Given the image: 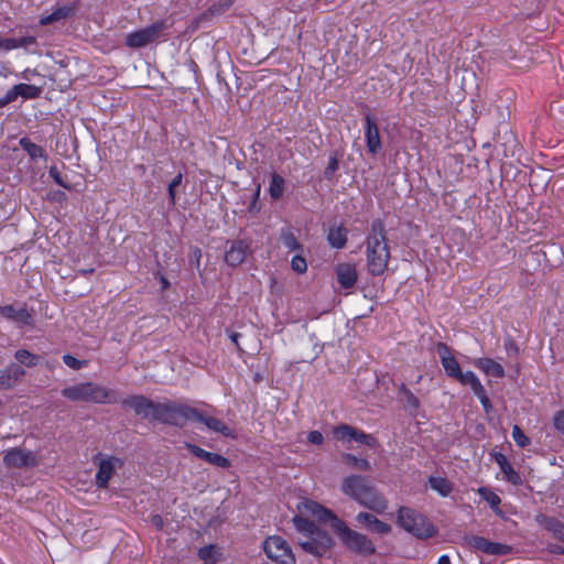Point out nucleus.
Returning a JSON list of instances; mask_svg holds the SVG:
<instances>
[{
	"label": "nucleus",
	"mask_w": 564,
	"mask_h": 564,
	"mask_svg": "<svg viewBox=\"0 0 564 564\" xmlns=\"http://www.w3.org/2000/svg\"><path fill=\"white\" fill-rule=\"evenodd\" d=\"M300 509L303 513L311 514L316 517L319 521L328 523L348 550L364 556L371 555L376 552V547L370 539L349 529L332 510L312 500L303 501Z\"/></svg>",
	"instance_id": "obj_1"
},
{
	"label": "nucleus",
	"mask_w": 564,
	"mask_h": 564,
	"mask_svg": "<svg viewBox=\"0 0 564 564\" xmlns=\"http://www.w3.org/2000/svg\"><path fill=\"white\" fill-rule=\"evenodd\" d=\"M302 503L299 506V510ZM295 516L293 518L294 527L297 531L296 543L307 554L315 557L327 555L334 547L333 538L325 531L318 528L313 521L307 520L304 514Z\"/></svg>",
	"instance_id": "obj_2"
},
{
	"label": "nucleus",
	"mask_w": 564,
	"mask_h": 564,
	"mask_svg": "<svg viewBox=\"0 0 564 564\" xmlns=\"http://www.w3.org/2000/svg\"><path fill=\"white\" fill-rule=\"evenodd\" d=\"M341 491L358 503L377 513L387 509V500L379 494L371 481L360 475H350L343 479Z\"/></svg>",
	"instance_id": "obj_3"
},
{
	"label": "nucleus",
	"mask_w": 564,
	"mask_h": 564,
	"mask_svg": "<svg viewBox=\"0 0 564 564\" xmlns=\"http://www.w3.org/2000/svg\"><path fill=\"white\" fill-rule=\"evenodd\" d=\"M367 269L372 275H381L386 272L390 259V249L387 241L383 223L379 219L371 225V231L367 237Z\"/></svg>",
	"instance_id": "obj_4"
},
{
	"label": "nucleus",
	"mask_w": 564,
	"mask_h": 564,
	"mask_svg": "<svg viewBox=\"0 0 564 564\" xmlns=\"http://www.w3.org/2000/svg\"><path fill=\"white\" fill-rule=\"evenodd\" d=\"M62 395L73 402L115 403L118 394L94 382H83L62 390Z\"/></svg>",
	"instance_id": "obj_5"
},
{
	"label": "nucleus",
	"mask_w": 564,
	"mask_h": 564,
	"mask_svg": "<svg viewBox=\"0 0 564 564\" xmlns=\"http://www.w3.org/2000/svg\"><path fill=\"white\" fill-rule=\"evenodd\" d=\"M398 524L419 539H427L436 533L434 525L423 514L408 507L399 509Z\"/></svg>",
	"instance_id": "obj_6"
},
{
	"label": "nucleus",
	"mask_w": 564,
	"mask_h": 564,
	"mask_svg": "<svg viewBox=\"0 0 564 564\" xmlns=\"http://www.w3.org/2000/svg\"><path fill=\"white\" fill-rule=\"evenodd\" d=\"M192 410L193 408L173 401L155 403L152 420L164 424L183 426L191 419Z\"/></svg>",
	"instance_id": "obj_7"
},
{
	"label": "nucleus",
	"mask_w": 564,
	"mask_h": 564,
	"mask_svg": "<svg viewBox=\"0 0 564 564\" xmlns=\"http://www.w3.org/2000/svg\"><path fill=\"white\" fill-rule=\"evenodd\" d=\"M263 551L265 555L279 564H295V556L288 542L279 536L272 535L264 540Z\"/></svg>",
	"instance_id": "obj_8"
},
{
	"label": "nucleus",
	"mask_w": 564,
	"mask_h": 564,
	"mask_svg": "<svg viewBox=\"0 0 564 564\" xmlns=\"http://www.w3.org/2000/svg\"><path fill=\"white\" fill-rule=\"evenodd\" d=\"M164 28L163 22H156L150 26L130 33L126 37V44L130 47H142L155 41Z\"/></svg>",
	"instance_id": "obj_9"
},
{
	"label": "nucleus",
	"mask_w": 564,
	"mask_h": 564,
	"mask_svg": "<svg viewBox=\"0 0 564 564\" xmlns=\"http://www.w3.org/2000/svg\"><path fill=\"white\" fill-rule=\"evenodd\" d=\"M122 460L115 456L100 458L96 474V485L99 488H107L108 481L116 474L117 469L122 467Z\"/></svg>",
	"instance_id": "obj_10"
},
{
	"label": "nucleus",
	"mask_w": 564,
	"mask_h": 564,
	"mask_svg": "<svg viewBox=\"0 0 564 564\" xmlns=\"http://www.w3.org/2000/svg\"><path fill=\"white\" fill-rule=\"evenodd\" d=\"M3 462L8 467L23 468L34 467L37 465L36 456L30 452L21 448H12L3 456Z\"/></svg>",
	"instance_id": "obj_11"
},
{
	"label": "nucleus",
	"mask_w": 564,
	"mask_h": 564,
	"mask_svg": "<svg viewBox=\"0 0 564 564\" xmlns=\"http://www.w3.org/2000/svg\"><path fill=\"white\" fill-rule=\"evenodd\" d=\"M365 138L369 153L377 154L381 150V139L376 119L370 112L365 115Z\"/></svg>",
	"instance_id": "obj_12"
},
{
	"label": "nucleus",
	"mask_w": 564,
	"mask_h": 564,
	"mask_svg": "<svg viewBox=\"0 0 564 564\" xmlns=\"http://www.w3.org/2000/svg\"><path fill=\"white\" fill-rule=\"evenodd\" d=\"M122 403L123 405L131 408L137 415H140L143 419H152L156 402H153L147 397L140 394L132 395L123 400Z\"/></svg>",
	"instance_id": "obj_13"
},
{
	"label": "nucleus",
	"mask_w": 564,
	"mask_h": 564,
	"mask_svg": "<svg viewBox=\"0 0 564 564\" xmlns=\"http://www.w3.org/2000/svg\"><path fill=\"white\" fill-rule=\"evenodd\" d=\"M249 250L250 246L245 240L231 241L229 249L225 252L224 259L227 264L237 267L245 261Z\"/></svg>",
	"instance_id": "obj_14"
},
{
	"label": "nucleus",
	"mask_w": 564,
	"mask_h": 564,
	"mask_svg": "<svg viewBox=\"0 0 564 564\" xmlns=\"http://www.w3.org/2000/svg\"><path fill=\"white\" fill-rule=\"evenodd\" d=\"M25 371L17 364L9 365L0 371V390H7L15 387L24 377Z\"/></svg>",
	"instance_id": "obj_15"
},
{
	"label": "nucleus",
	"mask_w": 564,
	"mask_h": 564,
	"mask_svg": "<svg viewBox=\"0 0 564 564\" xmlns=\"http://www.w3.org/2000/svg\"><path fill=\"white\" fill-rule=\"evenodd\" d=\"M189 420L200 422L209 430L220 433L225 436L231 435V430L223 421L213 416H208L197 409L193 408Z\"/></svg>",
	"instance_id": "obj_16"
},
{
	"label": "nucleus",
	"mask_w": 564,
	"mask_h": 564,
	"mask_svg": "<svg viewBox=\"0 0 564 564\" xmlns=\"http://www.w3.org/2000/svg\"><path fill=\"white\" fill-rule=\"evenodd\" d=\"M356 520L358 523L365 525L369 531H372L375 533L384 535L391 532V527L388 523L379 520L371 513L359 512L356 516Z\"/></svg>",
	"instance_id": "obj_17"
},
{
	"label": "nucleus",
	"mask_w": 564,
	"mask_h": 564,
	"mask_svg": "<svg viewBox=\"0 0 564 564\" xmlns=\"http://www.w3.org/2000/svg\"><path fill=\"white\" fill-rule=\"evenodd\" d=\"M437 352L446 373L456 379L462 370L455 357L451 355L449 348L445 344L440 343L437 345Z\"/></svg>",
	"instance_id": "obj_18"
},
{
	"label": "nucleus",
	"mask_w": 564,
	"mask_h": 564,
	"mask_svg": "<svg viewBox=\"0 0 564 564\" xmlns=\"http://www.w3.org/2000/svg\"><path fill=\"white\" fill-rule=\"evenodd\" d=\"M0 314L22 325H29L32 321V316L24 305L18 307L14 305L0 306Z\"/></svg>",
	"instance_id": "obj_19"
},
{
	"label": "nucleus",
	"mask_w": 564,
	"mask_h": 564,
	"mask_svg": "<svg viewBox=\"0 0 564 564\" xmlns=\"http://www.w3.org/2000/svg\"><path fill=\"white\" fill-rule=\"evenodd\" d=\"M535 520L540 525L549 531L553 538L561 541L564 545V523L545 514H538Z\"/></svg>",
	"instance_id": "obj_20"
},
{
	"label": "nucleus",
	"mask_w": 564,
	"mask_h": 564,
	"mask_svg": "<svg viewBox=\"0 0 564 564\" xmlns=\"http://www.w3.org/2000/svg\"><path fill=\"white\" fill-rule=\"evenodd\" d=\"M76 10H77L76 3L56 8L51 14L43 15L40 19V24L48 25V24H52V23H55V22H58L62 20L69 19L75 14Z\"/></svg>",
	"instance_id": "obj_21"
},
{
	"label": "nucleus",
	"mask_w": 564,
	"mask_h": 564,
	"mask_svg": "<svg viewBox=\"0 0 564 564\" xmlns=\"http://www.w3.org/2000/svg\"><path fill=\"white\" fill-rule=\"evenodd\" d=\"M336 273L339 284L345 289L354 286L357 281L356 268L350 263L338 264L336 268Z\"/></svg>",
	"instance_id": "obj_22"
},
{
	"label": "nucleus",
	"mask_w": 564,
	"mask_h": 564,
	"mask_svg": "<svg viewBox=\"0 0 564 564\" xmlns=\"http://www.w3.org/2000/svg\"><path fill=\"white\" fill-rule=\"evenodd\" d=\"M475 366L482 370L487 376H491L494 378L505 377L503 367L491 358H479L475 360Z\"/></svg>",
	"instance_id": "obj_23"
},
{
	"label": "nucleus",
	"mask_w": 564,
	"mask_h": 564,
	"mask_svg": "<svg viewBox=\"0 0 564 564\" xmlns=\"http://www.w3.org/2000/svg\"><path fill=\"white\" fill-rule=\"evenodd\" d=\"M495 457V462L499 465L501 471L505 474L506 476V479L513 484V485H519L521 484V477L519 476V474L513 469V467L511 466V464L509 463L508 458L501 454V453H496L494 455Z\"/></svg>",
	"instance_id": "obj_24"
},
{
	"label": "nucleus",
	"mask_w": 564,
	"mask_h": 564,
	"mask_svg": "<svg viewBox=\"0 0 564 564\" xmlns=\"http://www.w3.org/2000/svg\"><path fill=\"white\" fill-rule=\"evenodd\" d=\"M234 0H219L217 3H214L207 11L203 12L198 18L194 20L195 29L198 26L200 21H206L214 15L221 14L225 12Z\"/></svg>",
	"instance_id": "obj_25"
},
{
	"label": "nucleus",
	"mask_w": 564,
	"mask_h": 564,
	"mask_svg": "<svg viewBox=\"0 0 564 564\" xmlns=\"http://www.w3.org/2000/svg\"><path fill=\"white\" fill-rule=\"evenodd\" d=\"M329 245L334 248L341 249L347 242V230L345 227H333L327 235Z\"/></svg>",
	"instance_id": "obj_26"
},
{
	"label": "nucleus",
	"mask_w": 564,
	"mask_h": 564,
	"mask_svg": "<svg viewBox=\"0 0 564 564\" xmlns=\"http://www.w3.org/2000/svg\"><path fill=\"white\" fill-rule=\"evenodd\" d=\"M399 394L404 404V409L410 413H415L420 406L419 399L405 387V384H401L399 387Z\"/></svg>",
	"instance_id": "obj_27"
},
{
	"label": "nucleus",
	"mask_w": 564,
	"mask_h": 564,
	"mask_svg": "<svg viewBox=\"0 0 564 564\" xmlns=\"http://www.w3.org/2000/svg\"><path fill=\"white\" fill-rule=\"evenodd\" d=\"M36 43L34 36H24L21 39H4L0 40L1 50L10 51L19 47H28Z\"/></svg>",
	"instance_id": "obj_28"
},
{
	"label": "nucleus",
	"mask_w": 564,
	"mask_h": 564,
	"mask_svg": "<svg viewBox=\"0 0 564 564\" xmlns=\"http://www.w3.org/2000/svg\"><path fill=\"white\" fill-rule=\"evenodd\" d=\"M21 148L30 155L32 160H36L39 158H46L45 151L42 147L33 143L28 138H22L20 140Z\"/></svg>",
	"instance_id": "obj_29"
},
{
	"label": "nucleus",
	"mask_w": 564,
	"mask_h": 564,
	"mask_svg": "<svg viewBox=\"0 0 564 564\" xmlns=\"http://www.w3.org/2000/svg\"><path fill=\"white\" fill-rule=\"evenodd\" d=\"M456 380H458L462 384L469 386L474 393L481 392L484 388L480 383L479 379L471 371L462 372L457 376Z\"/></svg>",
	"instance_id": "obj_30"
},
{
	"label": "nucleus",
	"mask_w": 564,
	"mask_h": 564,
	"mask_svg": "<svg viewBox=\"0 0 564 564\" xmlns=\"http://www.w3.org/2000/svg\"><path fill=\"white\" fill-rule=\"evenodd\" d=\"M429 481H430L432 489H434L435 491H437L440 495H442L444 497L449 495L453 490V485L446 478L430 477Z\"/></svg>",
	"instance_id": "obj_31"
},
{
	"label": "nucleus",
	"mask_w": 564,
	"mask_h": 564,
	"mask_svg": "<svg viewBox=\"0 0 564 564\" xmlns=\"http://www.w3.org/2000/svg\"><path fill=\"white\" fill-rule=\"evenodd\" d=\"M17 97L32 99L37 98L41 94V88L29 84H18L13 86Z\"/></svg>",
	"instance_id": "obj_32"
},
{
	"label": "nucleus",
	"mask_w": 564,
	"mask_h": 564,
	"mask_svg": "<svg viewBox=\"0 0 564 564\" xmlns=\"http://www.w3.org/2000/svg\"><path fill=\"white\" fill-rule=\"evenodd\" d=\"M344 462L358 470L368 471L371 469L370 463L365 458H358L352 454L345 453L343 454Z\"/></svg>",
	"instance_id": "obj_33"
},
{
	"label": "nucleus",
	"mask_w": 564,
	"mask_h": 564,
	"mask_svg": "<svg viewBox=\"0 0 564 564\" xmlns=\"http://www.w3.org/2000/svg\"><path fill=\"white\" fill-rule=\"evenodd\" d=\"M283 191H284V178L281 175L273 173L272 177H271L270 187H269L270 196L273 199H279L283 195Z\"/></svg>",
	"instance_id": "obj_34"
},
{
	"label": "nucleus",
	"mask_w": 564,
	"mask_h": 564,
	"mask_svg": "<svg viewBox=\"0 0 564 564\" xmlns=\"http://www.w3.org/2000/svg\"><path fill=\"white\" fill-rule=\"evenodd\" d=\"M465 542L468 546L481 551L484 553H488L489 540L479 536V535H468L465 536Z\"/></svg>",
	"instance_id": "obj_35"
},
{
	"label": "nucleus",
	"mask_w": 564,
	"mask_h": 564,
	"mask_svg": "<svg viewBox=\"0 0 564 564\" xmlns=\"http://www.w3.org/2000/svg\"><path fill=\"white\" fill-rule=\"evenodd\" d=\"M15 359L28 367H34L37 365L40 358L25 349H20L15 352Z\"/></svg>",
	"instance_id": "obj_36"
},
{
	"label": "nucleus",
	"mask_w": 564,
	"mask_h": 564,
	"mask_svg": "<svg viewBox=\"0 0 564 564\" xmlns=\"http://www.w3.org/2000/svg\"><path fill=\"white\" fill-rule=\"evenodd\" d=\"M355 427L348 424H341L334 430V436L338 441H352Z\"/></svg>",
	"instance_id": "obj_37"
},
{
	"label": "nucleus",
	"mask_w": 564,
	"mask_h": 564,
	"mask_svg": "<svg viewBox=\"0 0 564 564\" xmlns=\"http://www.w3.org/2000/svg\"><path fill=\"white\" fill-rule=\"evenodd\" d=\"M352 441H356L358 443L366 444L369 447H376L377 446V440L371 434H366L360 430L355 429Z\"/></svg>",
	"instance_id": "obj_38"
},
{
	"label": "nucleus",
	"mask_w": 564,
	"mask_h": 564,
	"mask_svg": "<svg viewBox=\"0 0 564 564\" xmlns=\"http://www.w3.org/2000/svg\"><path fill=\"white\" fill-rule=\"evenodd\" d=\"M206 462L223 469H227L231 465L228 458L210 452L208 453Z\"/></svg>",
	"instance_id": "obj_39"
},
{
	"label": "nucleus",
	"mask_w": 564,
	"mask_h": 564,
	"mask_svg": "<svg viewBox=\"0 0 564 564\" xmlns=\"http://www.w3.org/2000/svg\"><path fill=\"white\" fill-rule=\"evenodd\" d=\"M511 546L489 541L488 553L491 555H506L511 552Z\"/></svg>",
	"instance_id": "obj_40"
},
{
	"label": "nucleus",
	"mask_w": 564,
	"mask_h": 564,
	"mask_svg": "<svg viewBox=\"0 0 564 564\" xmlns=\"http://www.w3.org/2000/svg\"><path fill=\"white\" fill-rule=\"evenodd\" d=\"M512 438L520 447H525L530 443L529 437L522 432V430L518 425H514L512 427Z\"/></svg>",
	"instance_id": "obj_41"
},
{
	"label": "nucleus",
	"mask_w": 564,
	"mask_h": 564,
	"mask_svg": "<svg viewBox=\"0 0 564 564\" xmlns=\"http://www.w3.org/2000/svg\"><path fill=\"white\" fill-rule=\"evenodd\" d=\"M281 239H282L283 245L289 250H297V249L302 248V246L297 242L295 236L290 231L283 232L281 236Z\"/></svg>",
	"instance_id": "obj_42"
},
{
	"label": "nucleus",
	"mask_w": 564,
	"mask_h": 564,
	"mask_svg": "<svg viewBox=\"0 0 564 564\" xmlns=\"http://www.w3.org/2000/svg\"><path fill=\"white\" fill-rule=\"evenodd\" d=\"M182 180H183V174L182 173H178L172 181L171 183L169 184V187H167V192H169V197H170V200H171V204L174 205L175 204V197H176V187L181 185L182 183Z\"/></svg>",
	"instance_id": "obj_43"
},
{
	"label": "nucleus",
	"mask_w": 564,
	"mask_h": 564,
	"mask_svg": "<svg viewBox=\"0 0 564 564\" xmlns=\"http://www.w3.org/2000/svg\"><path fill=\"white\" fill-rule=\"evenodd\" d=\"M339 166L338 156L335 153L329 158L328 164L324 171V176L326 180H330L334 175V173L337 171Z\"/></svg>",
	"instance_id": "obj_44"
},
{
	"label": "nucleus",
	"mask_w": 564,
	"mask_h": 564,
	"mask_svg": "<svg viewBox=\"0 0 564 564\" xmlns=\"http://www.w3.org/2000/svg\"><path fill=\"white\" fill-rule=\"evenodd\" d=\"M63 361L65 362L66 366H68L69 368H72L74 370H79L80 368H83L84 366L87 365L86 360H78L77 358H75L72 355H64Z\"/></svg>",
	"instance_id": "obj_45"
},
{
	"label": "nucleus",
	"mask_w": 564,
	"mask_h": 564,
	"mask_svg": "<svg viewBox=\"0 0 564 564\" xmlns=\"http://www.w3.org/2000/svg\"><path fill=\"white\" fill-rule=\"evenodd\" d=\"M215 553H216L215 546L214 545H207V546H204V547L199 549L198 556L204 562H207V561L215 562Z\"/></svg>",
	"instance_id": "obj_46"
},
{
	"label": "nucleus",
	"mask_w": 564,
	"mask_h": 564,
	"mask_svg": "<svg viewBox=\"0 0 564 564\" xmlns=\"http://www.w3.org/2000/svg\"><path fill=\"white\" fill-rule=\"evenodd\" d=\"M291 265L296 273H304L307 270L306 260L301 256L293 257Z\"/></svg>",
	"instance_id": "obj_47"
},
{
	"label": "nucleus",
	"mask_w": 564,
	"mask_h": 564,
	"mask_svg": "<svg viewBox=\"0 0 564 564\" xmlns=\"http://www.w3.org/2000/svg\"><path fill=\"white\" fill-rule=\"evenodd\" d=\"M50 176L61 186H63L64 188H67V189H70V185L68 183H66L64 181V178L62 177V174L61 172L57 170L56 166H51L50 167Z\"/></svg>",
	"instance_id": "obj_48"
},
{
	"label": "nucleus",
	"mask_w": 564,
	"mask_h": 564,
	"mask_svg": "<svg viewBox=\"0 0 564 564\" xmlns=\"http://www.w3.org/2000/svg\"><path fill=\"white\" fill-rule=\"evenodd\" d=\"M480 495L488 501L491 507H497L500 503V498L495 492L486 489H479Z\"/></svg>",
	"instance_id": "obj_49"
},
{
	"label": "nucleus",
	"mask_w": 564,
	"mask_h": 564,
	"mask_svg": "<svg viewBox=\"0 0 564 564\" xmlns=\"http://www.w3.org/2000/svg\"><path fill=\"white\" fill-rule=\"evenodd\" d=\"M202 250L198 247H192L189 250V261L197 270L200 267Z\"/></svg>",
	"instance_id": "obj_50"
},
{
	"label": "nucleus",
	"mask_w": 564,
	"mask_h": 564,
	"mask_svg": "<svg viewBox=\"0 0 564 564\" xmlns=\"http://www.w3.org/2000/svg\"><path fill=\"white\" fill-rule=\"evenodd\" d=\"M186 448L192 453L194 454L196 457L198 458H202L204 460L207 459V456H208V453L207 451L200 448L199 446L197 445H194V444H189V443H186L185 444Z\"/></svg>",
	"instance_id": "obj_51"
},
{
	"label": "nucleus",
	"mask_w": 564,
	"mask_h": 564,
	"mask_svg": "<svg viewBox=\"0 0 564 564\" xmlns=\"http://www.w3.org/2000/svg\"><path fill=\"white\" fill-rule=\"evenodd\" d=\"M15 90L12 87L10 90L7 91V94L0 98V108L9 105L10 102L14 101L17 99Z\"/></svg>",
	"instance_id": "obj_52"
},
{
	"label": "nucleus",
	"mask_w": 564,
	"mask_h": 564,
	"mask_svg": "<svg viewBox=\"0 0 564 564\" xmlns=\"http://www.w3.org/2000/svg\"><path fill=\"white\" fill-rule=\"evenodd\" d=\"M555 429L564 435V410L558 411L554 416Z\"/></svg>",
	"instance_id": "obj_53"
},
{
	"label": "nucleus",
	"mask_w": 564,
	"mask_h": 564,
	"mask_svg": "<svg viewBox=\"0 0 564 564\" xmlns=\"http://www.w3.org/2000/svg\"><path fill=\"white\" fill-rule=\"evenodd\" d=\"M475 394L480 400L485 411L489 412V410L491 409V402H490L489 398L487 397L485 389L482 388L481 392H476Z\"/></svg>",
	"instance_id": "obj_54"
},
{
	"label": "nucleus",
	"mask_w": 564,
	"mask_h": 564,
	"mask_svg": "<svg viewBox=\"0 0 564 564\" xmlns=\"http://www.w3.org/2000/svg\"><path fill=\"white\" fill-rule=\"evenodd\" d=\"M307 440L312 444L321 445L324 441L323 434L318 431H312L308 433Z\"/></svg>",
	"instance_id": "obj_55"
},
{
	"label": "nucleus",
	"mask_w": 564,
	"mask_h": 564,
	"mask_svg": "<svg viewBox=\"0 0 564 564\" xmlns=\"http://www.w3.org/2000/svg\"><path fill=\"white\" fill-rule=\"evenodd\" d=\"M546 550L552 554H564V545L549 543Z\"/></svg>",
	"instance_id": "obj_56"
},
{
	"label": "nucleus",
	"mask_w": 564,
	"mask_h": 564,
	"mask_svg": "<svg viewBox=\"0 0 564 564\" xmlns=\"http://www.w3.org/2000/svg\"><path fill=\"white\" fill-rule=\"evenodd\" d=\"M151 523L159 530L163 528V519L159 514H154L151 517Z\"/></svg>",
	"instance_id": "obj_57"
},
{
	"label": "nucleus",
	"mask_w": 564,
	"mask_h": 564,
	"mask_svg": "<svg viewBox=\"0 0 564 564\" xmlns=\"http://www.w3.org/2000/svg\"><path fill=\"white\" fill-rule=\"evenodd\" d=\"M160 281L162 284V290H166L170 288V282L167 281V279L165 276L161 275Z\"/></svg>",
	"instance_id": "obj_58"
},
{
	"label": "nucleus",
	"mask_w": 564,
	"mask_h": 564,
	"mask_svg": "<svg viewBox=\"0 0 564 564\" xmlns=\"http://www.w3.org/2000/svg\"><path fill=\"white\" fill-rule=\"evenodd\" d=\"M437 564H451V560L447 555H442L440 558H438V563Z\"/></svg>",
	"instance_id": "obj_59"
},
{
	"label": "nucleus",
	"mask_w": 564,
	"mask_h": 564,
	"mask_svg": "<svg viewBox=\"0 0 564 564\" xmlns=\"http://www.w3.org/2000/svg\"><path fill=\"white\" fill-rule=\"evenodd\" d=\"M239 336H240V335H239L238 333H232V334L230 335V338H231L232 343H234L237 347H238V338H239Z\"/></svg>",
	"instance_id": "obj_60"
},
{
	"label": "nucleus",
	"mask_w": 564,
	"mask_h": 564,
	"mask_svg": "<svg viewBox=\"0 0 564 564\" xmlns=\"http://www.w3.org/2000/svg\"><path fill=\"white\" fill-rule=\"evenodd\" d=\"M259 195H260V184L257 185V189H256V194H254V202L252 203L251 208L254 206L256 199L259 197Z\"/></svg>",
	"instance_id": "obj_61"
},
{
	"label": "nucleus",
	"mask_w": 564,
	"mask_h": 564,
	"mask_svg": "<svg viewBox=\"0 0 564 564\" xmlns=\"http://www.w3.org/2000/svg\"><path fill=\"white\" fill-rule=\"evenodd\" d=\"M510 348H511V350H517V347L514 346L513 343H510Z\"/></svg>",
	"instance_id": "obj_62"
},
{
	"label": "nucleus",
	"mask_w": 564,
	"mask_h": 564,
	"mask_svg": "<svg viewBox=\"0 0 564 564\" xmlns=\"http://www.w3.org/2000/svg\"><path fill=\"white\" fill-rule=\"evenodd\" d=\"M510 348H511V350H517V347L514 346L513 343H510Z\"/></svg>",
	"instance_id": "obj_63"
},
{
	"label": "nucleus",
	"mask_w": 564,
	"mask_h": 564,
	"mask_svg": "<svg viewBox=\"0 0 564 564\" xmlns=\"http://www.w3.org/2000/svg\"><path fill=\"white\" fill-rule=\"evenodd\" d=\"M214 562H210V561H207V562H204V564H213Z\"/></svg>",
	"instance_id": "obj_64"
}]
</instances>
